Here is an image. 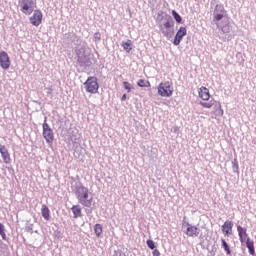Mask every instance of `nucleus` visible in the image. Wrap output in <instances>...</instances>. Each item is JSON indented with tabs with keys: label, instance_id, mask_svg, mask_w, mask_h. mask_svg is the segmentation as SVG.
<instances>
[{
	"label": "nucleus",
	"instance_id": "f257e3e1",
	"mask_svg": "<svg viewBox=\"0 0 256 256\" xmlns=\"http://www.w3.org/2000/svg\"><path fill=\"white\" fill-rule=\"evenodd\" d=\"M213 20L222 32L231 33V22L223 5H216L213 12Z\"/></svg>",
	"mask_w": 256,
	"mask_h": 256
},
{
	"label": "nucleus",
	"instance_id": "f03ea898",
	"mask_svg": "<svg viewBox=\"0 0 256 256\" xmlns=\"http://www.w3.org/2000/svg\"><path fill=\"white\" fill-rule=\"evenodd\" d=\"M237 231L240 239V243H246V247L249 250L250 255H255V243L247 234V228L237 226Z\"/></svg>",
	"mask_w": 256,
	"mask_h": 256
},
{
	"label": "nucleus",
	"instance_id": "7ed1b4c3",
	"mask_svg": "<svg viewBox=\"0 0 256 256\" xmlns=\"http://www.w3.org/2000/svg\"><path fill=\"white\" fill-rule=\"evenodd\" d=\"M78 201L84 207H91L93 205V197H89V189L85 187H80L78 189Z\"/></svg>",
	"mask_w": 256,
	"mask_h": 256
},
{
	"label": "nucleus",
	"instance_id": "20e7f679",
	"mask_svg": "<svg viewBox=\"0 0 256 256\" xmlns=\"http://www.w3.org/2000/svg\"><path fill=\"white\" fill-rule=\"evenodd\" d=\"M159 97H173V82H161L157 87Z\"/></svg>",
	"mask_w": 256,
	"mask_h": 256
},
{
	"label": "nucleus",
	"instance_id": "39448f33",
	"mask_svg": "<svg viewBox=\"0 0 256 256\" xmlns=\"http://www.w3.org/2000/svg\"><path fill=\"white\" fill-rule=\"evenodd\" d=\"M200 105L204 109L213 108L214 115H217L218 117H223V115H224L223 108L221 107V102H219V101L211 100L209 102H200Z\"/></svg>",
	"mask_w": 256,
	"mask_h": 256
},
{
	"label": "nucleus",
	"instance_id": "423d86ee",
	"mask_svg": "<svg viewBox=\"0 0 256 256\" xmlns=\"http://www.w3.org/2000/svg\"><path fill=\"white\" fill-rule=\"evenodd\" d=\"M84 87L87 93H91L92 95L99 93V82L97 81V77H88L84 83Z\"/></svg>",
	"mask_w": 256,
	"mask_h": 256
},
{
	"label": "nucleus",
	"instance_id": "0eeeda50",
	"mask_svg": "<svg viewBox=\"0 0 256 256\" xmlns=\"http://www.w3.org/2000/svg\"><path fill=\"white\" fill-rule=\"evenodd\" d=\"M42 129H43L42 135L46 143H48V145L53 144V141H55V134L53 133V129H51V126H49V124L47 123V119L44 120Z\"/></svg>",
	"mask_w": 256,
	"mask_h": 256
},
{
	"label": "nucleus",
	"instance_id": "6e6552de",
	"mask_svg": "<svg viewBox=\"0 0 256 256\" xmlns=\"http://www.w3.org/2000/svg\"><path fill=\"white\" fill-rule=\"evenodd\" d=\"M159 27L164 37H171V34L173 33V27H175V22L172 18H167L166 21Z\"/></svg>",
	"mask_w": 256,
	"mask_h": 256
},
{
	"label": "nucleus",
	"instance_id": "1a4fd4ad",
	"mask_svg": "<svg viewBox=\"0 0 256 256\" xmlns=\"http://www.w3.org/2000/svg\"><path fill=\"white\" fill-rule=\"evenodd\" d=\"M20 5L24 15H31V13H33V5H35V2L33 0H20Z\"/></svg>",
	"mask_w": 256,
	"mask_h": 256
},
{
	"label": "nucleus",
	"instance_id": "9d476101",
	"mask_svg": "<svg viewBox=\"0 0 256 256\" xmlns=\"http://www.w3.org/2000/svg\"><path fill=\"white\" fill-rule=\"evenodd\" d=\"M30 23L34 27H39L43 23V12L41 10H34L33 15L30 17Z\"/></svg>",
	"mask_w": 256,
	"mask_h": 256
},
{
	"label": "nucleus",
	"instance_id": "9b49d317",
	"mask_svg": "<svg viewBox=\"0 0 256 256\" xmlns=\"http://www.w3.org/2000/svg\"><path fill=\"white\" fill-rule=\"evenodd\" d=\"M0 66L2 69H9L11 67V58L9 57V54L5 51L0 52Z\"/></svg>",
	"mask_w": 256,
	"mask_h": 256
},
{
	"label": "nucleus",
	"instance_id": "f8f14e48",
	"mask_svg": "<svg viewBox=\"0 0 256 256\" xmlns=\"http://www.w3.org/2000/svg\"><path fill=\"white\" fill-rule=\"evenodd\" d=\"M185 35H187V28L181 26L174 37L173 45H180Z\"/></svg>",
	"mask_w": 256,
	"mask_h": 256
},
{
	"label": "nucleus",
	"instance_id": "ddd939ff",
	"mask_svg": "<svg viewBox=\"0 0 256 256\" xmlns=\"http://www.w3.org/2000/svg\"><path fill=\"white\" fill-rule=\"evenodd\" d=\"M185 234L188 237H199V228L197 226H193L190 223H186Z\"/></svg>",
	"mask_w": 256,
	"mask_h": 256
},
{
	"label": "nucleus",
	"instance_id": "4468645a",
	"mask_svg": "<svg viewBox=\"0 0 256 256\" xmlns=\"http://www.w3.org/2000/svg\"><path fill=\"white\" fill-rule=\"evenodd\" d=\"M0 155L6 165H9V163H11V154H9V150L7 149V147H5V145H0Z\"/></svg>",
	"mask_w": 256,
	"mask_h": 256
},
{
	"label": "nucleus",
	"instance_id": "2eb2a0df",
	"mask_svg": "<svg viewBox=\"0 0 256 256\" xmlns=\"http://www.w3.org/2000/svg\"><path fill=\"white\" fill-rule=\"evenodd\" d=\"M222 233L225 237H229V235H233V221L227 220L222 225Z\"/></svg>",
	"mask_w": 256,
	"mask_h": 256
},
{
	"label": "nucleus",
	"instance_id": "dca6fc26",
	"mask_svg": "<svg viewBox=\"0 0 256 256\" xmlns=\"http://www.w3.org/2000/svg\"><path fill=\"white\" fill-rule=\"evenodd\" d=\"M198 95L200 99H202L203 101H209V99H211V94L209 93V90L205 86L199 88Z\"/></svg>",
	"mask_w": 256,
	"mask_h": 256
},
{
	"label": "nucleus",
	"instance_id": "f3484780",
	"mask_svg": "<svg viewBox=\"0 0 256 256\" xmlns=\"http://www.w3.org/2000/svg\"><path fill=\"white\" fill-rule=\"evenodd\" d=\"M41 215L45 219V221H49L51 219V211L47 205L43 204L41 207Z\"/></svg>",
	"mask_w": 256,
	"mask_h": 256
},
{
	"label": "nucleus",
	"instance_id": "a211bd4d",
	"mask_svg": "<svg viewBox=\"0 0 256 256\" xmlns=\"http://www.w3.org/2000/svg\"><path fill=\"white\" fill-rule=\"evenodd\" d=\"M71 211L73 213L74 219H77V218L82 216V214H81V206H79V205L72 206Z\"/></svg>",
	"mask_w": 256,
	"mask_h": 256
},
{
	"label": "nucleus",
	"instance_id": "6ab92c4d",
	"mask_svg": "<svg viewBox=\"0 0 256 256\" xmlns=\"http://www.w3.org/2000/svg\"><path fill=\"white\" fill-rule=\"evenodd\" d=\"M94 232L96 237H101V235L103 234V226L101 224H95Z\"/></svg>",
	"mask_w": 256,
	"mask_h": 256
},
{
	"label": "nucleus",
	"instance_id": "aec40b11",
	"mask_svg": "<svg viewBox=\"0 0 256 256\" xmlns=\"http://www.w3.org/2000/svg\"><path fill=\"white\" fill-rule=\"evenodd\" d=\"M122 47H123L124 51H126L127 53H131V51L133 50V47H131V40L122 42Z\"/></svg>",
	"mask_w": 256,
	"mask_h": 256
},
{
	"label": "nucleus",
	"instance_id": "412c9836",
	"mask_svg": "<svg viewBox=\"0 0 256 256\" xmlns=\"http://www.w3.org/2000/svg\"><path fill=\"white\" fill-rule=\"evenodd\" d=\"M222 247L224 251L227 253V255H231V248H229V244H227V241L225 239H221Z\"/></svg>",
	"mask_w": 256,
	"mask_h": 256
},
{
	"label": "nucleus",
	"instance_id": "4be33fe9",
	"mask_svg": "<svg viewBox=\"0 0 256 256\" xmlns=\"http://www.w3.org/2000/svg\"><path fill=\"white\" fill-rule=\"evenodd\" d=\"M138 87H151V82L148 80L140 79L137 82Z\"/></svg>",
	"mask_w": 256,
	"mask_h": 256
},
{
	"label": "nucleus",
	"instance_id": "5701e85b",
	"mask_svg": "<svg viewBox=\"0 0 256 256\" xmlns=\"http://www.w3.org/2000/svg\"><path fill=\"white\" fill-rule=\"evenodd\" d=\"M172 15H173L176 23H181V21H183V18L181 17V15H179V13H177V11L172 10Z\"/></svg>",
	"mask_w": 256,
	"mask_h": 256
},
{
	"label": "nucleus",
	"instance_id": "b1692460",
	"mask_svg": "<svg viewBox=\"0 0 256 256\" xmlns=\"http://www.w3.org/2000/svg\"><path fill=\"white\" fill-rule=\"evenodd\" d=\"M0 235L2 237V239H7V234H5V226H3V224L0 223Z\"/></svg>",
	"mask_w": 256,
	"mask_h": 256
},
{
	"label": "nucleus",
	"instance_id": "393cba45",
	"mask_svg": "<svg viewBox=\"0 0 256 256\" xmlns=\"http://www.w3.org/2000/svg\"><path fill=\"white\" fill-rule=\"evenodd\" d=\"M123 85L124 89H126L128 93H131V84L129 82H123Z\"/></svg>",
	"mask_w": 256,
	"mask_h": 256
},
{
	"label": "nucleus",
	"instance_id": "a878e982",
	"mask_svg": "<svg viewBox=\"0 0 256 256\" xmlns=\"http://www.w3.org/2000/svg\"><path fill=\"white\" fill-rule=\"evenodd\" d=\"M147 245L149 249H155V242H153V240H148Z\"/></svg>",
	"mask_w": 256,
	"mask_h": 256
},
{
	"label": "nucleus",
	"instance_id": "bb28decb",
	"mask_svg": "<svg viewBox=\"0 0 256 256\" xmlns=\"http://www.w3.org/2000/svg\"><path fill=\"white\" fill-rule=\"evenodd\" d=\"M94 41H101V33L96 32L94 34Z\"/></svg>",
	"mask_w": 256,
	"mask_h": 256
},
{
	"label": "nucleus",
	"instance_id": "cd10ccee",
	"mask_svg": "<svg viewBox=\"0 0 256 256\" xmlns=\"http://www.w3.org/2000/svg\"><path fill=\"white\" fill-rule=\"evenodd\" d=\"M233 167H235L236 169H239V164L237 163V159H234L232 162Z\"/></svg>",
	"mask_w": 256,
	"mask_h": 256
},
{
	"label": "nucleus",
	"instance_id": "c85d7f7f",
	"mask_svg": "<svg viewBox=\"0 0 256 256\" xmlns=\"http://www.w3.org/2000/svg\"><path fill=\"white\" fill-rule=\"evenodd\" d=\"M152 255L153 256H160L161 253L159 252V250L155 249V250H153Z\"/></svg>",
	"mask_w": 256,
	"mask_h": 256
},
{
	"label": "nucleus",
	"instance_id": "c756f323",
	"mask_svg": "<svg viewBox=\"0 0 256 256\" xmlns=\"http://www.w3.org/2000/svg\"><path fill=\"white\" fill-rule=\"evenodd\" d=\"M125 99H127V95H126V94H124V95L122 96V101H125Z\"/></svg>",
	"mask_w": 256,
	"mask_h": 256
}]
</instances>
